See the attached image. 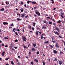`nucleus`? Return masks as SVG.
Segmentation results:
<instances>
[{"mask_svg": "<svg viewBox=\"0 0 65 65\" xmlns=\"http://www.w3.org/2000/svg\"><path fill=\"white\" fill-rule=\"evenodd\" d=\"M26 37L24 36H22V39H23V41H26Z\"/></svg>", "mask_w": 65, "mask_h": 65, "instance_id": "f257e3e1", "label": "nucleus"}, {"mask_svg": "<svg viewBox=\"0 0 65 65\" xmlns=\"http://www.w3.org/2000/svg\"><path fill=\"white\" fill-rule=\"evenodd\" d=\"M55 30H57L58 32H59V29L58 27H57L55 28Z\"/></svg>", "mask_w": 65, "mask_h": 65, "instance_id": "f03ea898", "label": "nucleus"}, {"mask_svg": "<svg viewBox=\"0 0 65 65\" xmlns=\"http://www.w3.org/2000/svg\"><path fill=\"white\" fill-rule=\"evenodd\" d=\"M56 46L57 47H58V48H59V45L58 44V43H56Z\"/></svg>", "mask_w": 65, "mask_h": 65, "instance_id": "7ed1b4c3", "label": "nucleus"}, {"mask_svg": "<svg viewBox=\"0 0 65 65\" xmlns=\"http://www.w3.org/2000/svg\"><path fill=\"white\" fill-rule=\"evenodd\" d=\"M25 13L23 14H21V18H24V17H25Z\"/></svg>", "mask_w": 65, "mask_h": 65, "instance_id": "20e7f679", "label": "nucleus"}, {"mask_svg": "<svg viewBox=\"0 0 65 65\" xmlns=\"http://www.w3.org/2000/svg\"><path fill=\"white\" fill-rule=\"evenodd\" d=\"M3 25H8V23L7 22H3Z\"/></svg>", "mask_w": 65, "mask_h": 65, "instance_id": "39448f33", "label": "nucleus"}, {"mask_svg": "<svg viewBox=\"0 0 65 65\" xmlns=\"http://www.w3.org/2000/svg\"><path fill=\"white\" fill-rule=\"evenodd\" d=\"M55 34H56V35H57L58 36V35H59V33L57 31L55 32Z\"/></svg>", "mask_w": 65, "mask_h": 65, "instance_id": "423d86ee", "label": "nucleus"}, {"mask_svg": "<svg viewBox=\"0 0 65 65\" xmlns=\"http://www.w3.org/2000/svg\"><path fill=\"white\" fill-rule=\"evenodd\" d=\"M35 51V49L34 48L32 47L31 48V51Z\"/></svg>", "mask_w": 65, "mask_h": 65, "instance_id": "0eeeda50", "label": "nucleus"}, {"mask_svg": "<svg viewBox=\"0 0 65 65\" xmlns=\"http://www.w3.org/2000/svg\"><path fill=\"white\" fill-rule=\"evenodd\" d=\"M59 62L60 65H61V64H62V63H63L61 61H59Z\"/></svg>", "mask_w": 65, "mask_h": 65, "instance_id": "6e6552de", "label": "nucleus"}, {"mask_svg": "<svg viewBox=\"0 0 65 65\" xmlns=\"http://www.w3.org/2000/svg\"><path fill=\"white\" fill-rule=\"evenodd\" d=\"M53 53H55V54H56V53H58V52H57V51L55 50H54L53 51Z\"/></svg>", "mask_w": 65, "mask_h": 65, "instance_id": "1a4fd4ad", "label": "nucleus"}, {"mask_svg": "<svg viewBox=\"0 0 65 65\" xmlns=\"http://www.w3.org/2000/svg\"><path fill=\"white\" fill-rule=\"evenodd\" d=\"M5 53V51L3 53H2V54L3 55L2 56H4V54Z\"/></svg>", "mask_w": 65, "mask_h": 65, "instance_id": "9d476101", "label": "nucleus"}, {"mask_svg": "<svg viewBox=\"0 0 65 65\" xmlns=\"http://www.w3.org/2000/svg\"><path fill=\"white\" fill-rule=\"evenodd\" d=\"M31 1H27V4H29V3H31Z\"/></svg>", "mask_w": 65, "mask_h": 65, "instance_id": "9b49d317", "label": "nucleus"}, {"mask_svg": "<svg viewBox=\"0 0 65 65\" xmlns=\"http://www.w3.org/2000/svg\"><path fill=\"white\" fill-rule=\"evenodd\" d=\"M49 42H48V41H46L45 42H44V43H46V44L48 43Z\"/></svg>", "mask_w": 65, "mask_h": 65, "instance_id": "f8f14e48", "label": "nucleus"}, {"mask_svg": "<svg viewBox=\"0 0 65 65\" xmlns=\"http://www.w3.org/2000/svg\"><path fill=\"white\" fill-rule=\"evenodd\" d=\"M8 39V36L7 37H5L4 38V39Z\"/></svg>", "mask_w": 65, "mask_h": 65, "instance_id": "ddd939ff", "label": "nucleus"}, {"mask_svg": "<svg viewBox=\"0 0 65 65\" xmlns=\"http://www.w3.org/2000/svg\"><path fill=\"white\" fill-rule=\"evenodd\" d=\"M20 10H21V12H23L24 11V9H21Z\"/></svg>", "mask_w": 65, "mask_h": 65, "instance_id": "4468645a", "label": "nucleus"}, {"mask_svg": "<svg viewBox=\"0 0 65 65\" xmlns=\"http://www.w3.org/2000/svg\"><path fill=\"white\" fill-rule=\"evenodd\" d=\"M31 2H32V4H36V3L35 2H32L31 1Z\"/></svg>", "mask_w": 65, "mask_h": 65, "instance_id": "2eb2a0df", "label": "nucleus"}, {"mask_svg": "<svg viewBox=\"0 0 65 65\" xmlns=\"http://www.w3.org/2000/svg\"><path fill=\"white\" fill-rule=\"evenodd\" d=\"M13 30L14 32H15V31L16 30V29L15 28H14L13 29Z\"/></svg>", "mask_w": 65, "mask_h": 65, "instance_id": "dca6fc26", "label": "nucleus"}, {"mask_svg": "<svg viewBox=\"0 0 65 65\" xmlns=\"http://www.w3.org/2000/svg\"><path fill=\"white\" fill-rule=\"evenodd\" d=\"M11 64L12 65H13V64H14V63L13 62V61H11Z\"/></svg>", "mask_w": 65, "mask_h": 65, "instance_id": "f3484780", "label": "nucleus"}, {"mask_svg": "<svg viewBox=\"0 0 65 65\" xmlns=\"http://www.w3.org/2000/svg\"><path fill=\"white\" fill-rule=\"evenodd\" d=\"M17 20L18 21H19L20 20L21 21L22 20V19L19 18H17Z\"/></svg>", "mask_w": 65, "mask_h": 65, "instance_id": "a211bd4d", "label": "nucleus"}, {"mask_svg": "<svg viewBox=\"0 0 65 65\" xmlns=\"http://www.w3.org/2000/svg\"><path fill=\"white\" fill-rule=\"evenodd\" d=\"M34 61H35V62H38V60H37L36 59H34Z\"/></svg>", "mask_w": 65, "mask_h": 65, "instance_id": "6ab92c4d", "label": "nucleus"}, {"mask_svg": "<svg viewBox=\"0 0 65 65\" xmlns=\"http://www.w3.org/2000/svg\"><path fill=\"white\" fill-rule=\"evenodd\" d=\"M4 10V8H3L2 9H1V11H3Z\"/></svg>", "mask_w": 65, "mask_h": 65, "instance_id": "aec40b11", "label": "nucleus"}, {"mask_svg": "<svg viewBox=\"0 0 65 65\" xmlns=\"http://www.w3.org/2000/svg\"><path fill=\"white\" fill-rule=\"evenodd\" d=\"M42 28H43V29H46V27H45L44 26H43V27H42Z\"/></svg>", "mask_w": 65, "mask_h": 65, "instance_id": "412c9836", "label": "nucleus"}, {"mask_svg": "<svg viewBox=\"0 0 65 65\" xmlns=\"http://www.w3.org/2000/svg\"><path fill=\"white\" fill-rule=\"evenodd\" d=\"M61 23V21L60 20H59L57 22V24H58V23Z\"/></svg>", "mask_w": 65, "mask_h": 65, "instance_id": "4be33fe9", "label": "nucleus"}, {"mask_svg": "<svg viewBox=\"0 0 65 65\" xmlns=\"http://www.w3.org/2000/svg\"><path fill=\"white\" fill-rule=\"evenodd\" d=\"M32 46H33L34 47H35V46H36V45L35 44H33L32 45Z\"/></svg>", "mask_w": 65, "mask_h": 65, "instance_id": "5701e85b", "label": "nucleus"}, {"mask_svg": "<svg viewBox=\"0 0 65 65\" xmlns=\"http://www.w3.org/2000/svg\"><path fill=\"white\" fill-rule=\"evenodd\" d=\"M48 24H52V22H50L48 23Z\"/></svg>", "mask_w": 65, "mask_h": 65, "instance_id": "b1692460", "label": "nucleus"}, {"mask_svg": "<svg viewBox=\"0 0 65 65\" xmlns=\"http://www.w3.org/2000/svg\"><path fill=\"white\" fill-rule=\"evenodd\" d=\"M60 14L61 15H64V13L61 12V13H60Z\"/></svg>", "mask_w": 65, "mask_h": 65, "instance_id": "393cba45", "label": "nucleus"}, {"mask_svg": "<svg viewBox=\"0 0 65 65\" xmlns=\"http://www.w3.org/2000/svg\"><path fill=\"white\" fill-rule=\"evenodd\" d=\"M5 8H9V7L8 6H6L5 7Z\"/></svg>", "mask_w": 65, "mask_h": 65, "instance_id": "a878e982", "label": "nucleus"}, {"mask_svg": "<svg viewBox=\"0 0 65 65\" xmlns=\"http://www.w3.org/2000/svg\"><path fill=\"white\" fill-rule=\"evenodd\" d=\"M29 28L30 29H31V25H29Z\"/></svg>", "mask_w": 65, "mask_h": 65, "instance_id": "bb28decb", "label": "nucleus"}, {"mask_svg": "<svg viewBox=\"0 0 65 65\" xmlns=\"http://www.w3.org/2000/svg\"><path fill=\"white\" fill-rule=\"evenodd\" d=\"M49 46H51V47H52V48L54 47L53 46H52V45H50Z\"/></svg>", "mask_w": 65, "mask_h": 65, "instance_id": "cd10ccee", "label": "nucleus"}, {"mask_svg": "<svg viewBox=\"0 0 65 65\" xmlns=\"http://www.w3.org/2000/svg\"><path fill=\"white\" fill-rule=\"evenodd\" d=\"M59 37H60V38H62V37L61 36H60V35H59Z\"/></svg>", "mask_w": 65, "mask_h": 65, "instance_id": "c85d7f7f", "label": "nucleus"}, {"mask_svg": "<svg viewBox=\"0 0 65 65\" xmlns=\"http://www.w3.org/2000/svg\"><path fill=\"white\" fill-rule=\"evenodd\" d=\"M34 26H35V25H36V23H33Z\"/></svg>", "mask_w": 65, "mask_h": 65, "instance_id": "c756f323", "label": "nucleus"}, {"mask_svg": "<svg viewBox=\"0 0 65 65\" xmlns=\"http://www.w3.org/2000/svg\"><path fill=\"white\" fill-rule=\"evenodd\" d=\"M18 40H16L14 41L15 42H17L18 41Z\"/></svg>", "mask_w": 65, "mask_h": 65, "instance_id": "7c9ffc66", "label": "nucleus"}, {"mask_svg": "<svg viewBox=\"0 0 65 65\" xmlns=\"http://www.w3.org/2000/svg\"><path fill=\"white\" fill-rule=\"evenodd\" d=\"M37 54L38 55V54H39V51H38L37 52Z\"/></svg>", "mask_w": 65, "mask_h": 65, "instance_id": "2f4dec72", "label": "nucleus"}, {"mask_svg": "<svg viewBox=\"0 0 65 65\" xmlns=\"http://www.w3.org/2000/svg\"><path fill=\"white\" fill-rule=\"evenodd\" d=\"M15 34L16 35H18V33L17 32H15Z\"/></svg>", "mask_w": 65, "mask_h": 65, "instance_id": "473e14b6", "label": "nucleus"}, {"mask_svg": "<svg viewBox=\"0 0 65 65\" xmlns=\"http://www.w3.org/2000/svg\"><path fill=\"white\" fill-rule=\"evenodd\" d=\"M53 25H54L55 26V25H56V23H53Z\"/></svg>", "mask_w": 65, "mask_h": 65, "instance_id": "72a5a7b5", "label": "nucleus"}, {"mask_svg": "<svg viewBox=\"0 0 65 65\" xmlns=\"http://www.w3.org/2000/svg\"><path fill=\"white\" fill-rule=\"evenodd\" d=\"M8 59H9V58H6L5 59V60H6V61H7V60H8Z\"/></svg>", "mask_w": 65, "mask_h": 65, "instance_id": "f704fd0d", "label": "nucleus"}, {"mask_svg": "<svg viewBox=\"0 0 65 65\" xmlns=\"http://www.w3.org/2000/svg\"><path fill=\"white\" fill-rule=\"evenodd\" d=\"M30 63L31 64V65H33V64H34V63H33V62H31Z\"/></svg>", "mask_w": 65, "mask_h": 65, "instance_id": "c9c22d12", "label": "nucleus"}, {"mask_svg": "<svg viewBox=\"0 0 65 65\" xmlns=\"http://www.w3.org/2000/svg\"><path fill=\"white\" fill-rule=\"evenodd\" d=\"M38 14V16H40V13H39V12Z\"/></svg>", "mask_w": 65, "mask_h": 65, "instance_id": "e433bc0d", "label": "nucleus"}, {"mask_svg": "<svg viewBox=\"0 0 65 65\" xmlns=\"http://www.w3.org/2000/svg\"><path fill=\"white\" fill-rule=\"evenodd\" d=\"M47 19H51V17H48L47 18Z\"/></svg>", "mask_w": 65, "mask_h": 65, "instance_id": "4c0bfd02", "label": "nucleus"}, {"mask_svg": "<svg viewBox=\"0 0 65 65\" xmlns=\"http://www.w3.org/2000/svg\"><path fill=\"white\" fill-rule=\"evenodd\" d=\"M54 60L55 61H58V59H57L56 58H55Z\"/></svg>", "mask_w": 65, "mask_h": 65, "instance_id": "58836bf2", "label": "nucleus"}, {"mask_svg": "<svg viewBox=\"0 0 65 65\" xmlns=\"http://www.w3.org/2000/svg\"><path fill=\"white\" fill-rule=\"evenodd\" d=\"M39 12H36V14H38Z\"/></svg>", "mask_w": 65, "mask_h": 65, "instance_id": "ea45409f", "label": "nucleus"}, {"mask_svg": "<svg viewBox=\"0 0 65 65\" xmlns=\"http://www.w3.org/2000/svg\"><path fill=\"white\" fill-rule=\"evenodd\" d=\"M26 8H29V6L28 5L27 6V7H26Z\"/></svg>", "mask_w": 65, "mask_h": 65, "instance_id": "a19ab883", "label": "nucleus"}, {"mask_svg": "<svg viewBox=\"0 0 65 65\" xmlns=\"http://www.w3.org/2000/svg\"><path fill=\"white\" fill-rule=\"evenodd\" d=\"M60 54H63V52H62L61 51L60 52Z\"/></svg>", "mask_w": 65, "mask_h": 65, "instance_id": "79ce46f5", "label": "nucleus"}, {"mask_svg": "<svg viewBox=\"0 0 65 65\" xmlns=\"http://www.w3.org/2000/svg\"><path fill=\"white\" fill-rule=\"evenodd\" d=\"M41 39H43V37H42V36H41Z\"/></svg>", "mask_w": 65, "mask_h": 65, "instance_id": "37998d69", "label": "nucleus"}, {"mask_svg": "<svg viewBox=\"0 0 65 65\" xmlns=\"http://www.w3.org/2000/svg\"><path fill=\"white\" fill-rule=\"evenodd\" d=\"M60 16L61 17H62V18H64V17L62 15H61Z\"/></svg>", "mask_w": 65, "mask_h": 65, "instance_id": "c03bdc74", "label": "nucleus"}, {"mask_svg": "<svg viewBox=\"0 0 65 65\" xmlns=\"http://www.w3.org/2000/svg\"><path fill=\"white\" fill-rule=\"evenodd\" d=\"M24 4V3L23 2H21V4L22 5H23Z\"/></svg>", "mask_w": 65, "mask_h": 65, "instance_id": "a18cd8bd", "label": "nucleus"}, {"mask_svg": "<svg viewBox=\"0 0 65 65\" xmlns=\"http://www.w3.org/2000/svg\"><path fill=\"white\" fill-rule=\"evenodd\" d=\"M6 13H8V11L7 10H6Z\"/></svg>", "mask_w": 65, "mask_h": 65, "instance_id": "49530a36", "label": "nucleus"}, {"mask_svg": "<svg viewBox=\"0 0 65 65\" xmlns=\"http://www.w3.org/2000/svg\"><path fill=\"white\" fill-rule=\"evenodd\" d=\"M43 65H45V62H43Z\"/></svg>", "mask_w": 65, "mask_h": 65, "instance_id": "de8ad7c7", "label": "nucleus"}, {"mask_svg": "<svg viewBox=\"0 0 65 65\" xmlns=\"http://www.w3.org/2000/svg\"><path fill=\"white\" fill-rule=\"evenodd\" d=\"M37 28L39 30V29H40V28H39V27H37Z\"/></svg>", "mask_w": 65, "mask_h": 65, "instance_id": "09e8293b", "label": "nucleus"}, {"mask_svg": "<svg viewBox=\"0 0 65 65\" xmlns=\"http://www.w3.org/2000/svg\"><path fill=\"white\" fill-rule=\"evenodd\" d=\"M17 64L18 65H21V64H20V63L19 62H18Z\"/></svg>", "mask_w": 65, "mask_h": 65, "instance_id": "8fccbe9b", "label": "nucleus"}, {"mask_svg": "<svg viewBox=\"0 0 65 65\" xmlns=\"http://www.w3.org/2000/svg\"><path fill=\"white\" fill-rule=\"evenodd\" d=\"M29 55H31V52H30L29 53Z\"/></svg>", "mask_w": 65, "mask_h": 65, "instance_id": "3c124183", "label": "nucleus"}, {"mask_svg": "<svg viewBox=\"0 0 65 65\" xmlns=\"http://www.w3.org/2000/svg\"><path fill=\"white\" fill-rule=\"evenodd\" d=\"M17 31H18V32H20V29H17Z\"/></svg>", "mask_w": 65, "mask_h": 65, "instance_id": "603ef678", "label": "nucleus"}, {"mask_svg": "<svg viewBox=\"0 0 65 65\" xmlns=\"http://www.w3.org/2000/svg\"><path fill=\"white\" fill-rule=\"evenodd\" d=\"M52 41L53 42V43H55V42H56V41H53V40Z\"/></svg>", "mask_w": 65, "mask_h": 65, "instance_id": "864d4df0", "label": "nucleus"}, {"mask_svg": "<svg viewBox=\"0 0 65 65\" xmlns=\"http://www.w3.org/2000/svg\"><path fill=\"white\" fill-rule=\"evenodd\" d=\"M24 48H27V47L26 46H24Z\"/></svg>", "mask_w": 65, "mask_h": 65, "instance_id": "5fc2aeb1", "label": "nucleus"}, {"mask_svg": "<svg viewBox=\"0 0 65 65\" xmlns=\"http://www.w3.org/2000/svg\"><path fill=\"white\" fill-rule=\"evenodd\" d=\"M27 17H28V15H27V16H25V18H27Z\"/></svg>", "mask_w": 65, "mask_h": 65, "instance_id": "6e6d98bb", "label": "nucleus"}, {"mask_svg": "<svg viewBox=\"0 0 65 65\" xmlns=\"http://www.w3.org/2000/svg\"><path fill=\"white\" fill-rule=\"evenodd\" d=\"M32 30H34V27H32Z\"/></svg>", "mask_w": 65, "mask_h": 65, "instance_id": "4d7b16f0", "label": "nucleus"}, {"mask_svg": "<svg viewBox=\"0 0 65 65\" xmlns=\"http://www.w3.org/2000/svg\"><path fill=\"white\" fill-rule=\"evenodd\" d=\"M5 47H8V45H6L5 46Z\"/></svg>", "mask_w": 65, "mask_h": 65, "instance_id": "13d9d810", "label": "nucleus"}, {"mask_svg": "<svg viewBox=\"0 0 65 65\" xmlns=\"http://www.w3.org/2000/svg\"><path fill=\"white\" fill-rule=\"evenodd\" d=\"M61 22L62 23H64V21H63L62 20L61 21Z\"/></svg>", "mask_w": 65, "mask_h": 65, "instance_id": "bf43d9fd", "label": "nucleus"}, {"mask_svg": "<svg viewBox=\"0 0 65 65\" xmlns=\"http://www.w3.org/2000/svg\"><path fill=\"white\" fill-rule=\"evenodd\" d=\"M36 35H38V32L37 31H36Z\"/></svg>", "mask_w": 65, "mask_h": 65, "instance_id": "052dcab7", "label": "nucleus"}, {"mask_svg": "<svg viewBox=\"0 0 65 65\" xmlns=\"http://www.w3.org/2000/svg\"><path fill=\"white\" fill-rule=\"evenodd\" d=\"M11 26H13V24H11Z\"/></svg>", "mask_w": 65, "mask_h": 65, "instance_id": "680f3d73", "label": "nucleus"}, {"mask_svg": "<svg viewBox=\"0 0 65 65\" xmlns=\"http://www.w3.org/2000/svg\"><path fill=\"white\" fill-rule=\"evenodd\" d=\"M38 32H39L40 34H41V32L38 31Z\"/></svg>", "mask_w": 65, "mask_h": 65, "instance_id": "e2e57ef3", "label": "nucleus"}, {"mask_svg": "<svg viewBox=\"0 0 65 65\" xmlns=\"http://www.w3.org/2000/svg\"><path fill=\"white\" fill-rule=\"evenodd\" d=\"M4 44H2V46H4Z\"/></svg>", "mask_w": 65, "mask_h": 65, "instance_id": "0e129e2a", "label": "nucleus"}, {"mask_svg": "<svg viewBox=\"0 0 65 65\" xmlns=\"http://www.w3.org/2000/svg\"><path fill=\"white\" fill-rule=\"evenodd\" d=\"M52 4H54V1H52Z\"/></svg>", "mask_w": 65, "mask_h": 65, "instance_id": "69168bd1", "label": "nucleus"}, {"mask_svg": "<svg viewBox=\"0 0 65 65\" xmlns=\"http://www.w3.org/2000/svg\"><path fill=\"white\" fill-rule=\"evenodd\" d=\"M14 48H15V49H17V47H14Z\"/></svg>", "mask_w": 65, "mask_h": 65, "instance_id": "338daca9", "label": "nucleus"}, {"mask_svg": "<svg viewBox=\"0 0 65 65\" xmlns=\"http://www.w3.org/2000/svg\"><path fill=\"white\" fill-rule=\"evenodd\" d=\"M44 22V23H46V20H45Z\"/></svg>", "mask_w": 65, "mask_h": 65, "instance_id": "774afa93", "label": "nucleus"}]
</instances>
